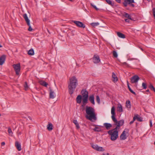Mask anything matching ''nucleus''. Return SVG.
<instances>
[{
    "mask_svg": "<svg viewBox=\"0 0 155 155\" xmlns=\"http://www.w3.org/2000/svg\"><path fill=\"white\" fill-rule=\"evenodd\" d=\"M5 55H3L0 57V65H2L5 62Z\"/></svg>",
    "mask_w": 155,
    "mask_h": 155,
    "instance_id": "nucleus-16",
    "label": "nucleus"
},
{
    "mask_svg": "<svg viewBox=\"0 0 155 155\" xmlns=\"http://www.w3.org/2000/svg\"><path fill=\"white\" fill-rule=\"evenodd\" d=\"M153 16L154 17V18L155 19V8H154L153 9Z\"/></svg>",
    "mask_w": 155,
    "mask_h": 155,
    "instance_id": "nucleus-46",
    "label": "nucleus"
},
{
    "mask_svg": "<svg viewBox=\"0 0 155 155\" xmlns=\"http://www.w3.org/2000/svg\"><path fill=\"white\" fill-rule=\"evenodd\" d=\"M82 96L81 95H78L76 98L77 102L78 104H80L81 101Z\"/></svg>",
    "mask_w": 155,
    "mask_h": 155,
    "instance_id": "nucleus-20",
    "label": "nucleus"
},
{
    "mask_svg": "<svg viewBox=\"0 0 155 155\" xmlns=\"http://www.w3.org/2000/svg\"><path fill=\"white\" fill-rule=\"evenodd\" d=\"M147 1H148L149 2H150V1L151 0H147Z\"/></svg>",
    "mask_w": 155,
    "mask_h": 155,
    "instance_id": "nucleus-56",
    "label": "nucleus"
},
{
    "mask_svg": "<svg viewBox=\"0 0 155 155\" xmlns=\"http://www.w3.org/2000/svg\"><path fill=\"white\" fill-rule=\"evenodd\" d=\"M45 20H46V19H44V21H45Z\"/></svg>",
    "mask_w": 155,
    "mask_h": 155,
    "instance_id": "nucleus-57",
    "label": "nucleus"
},
{
    "mask_svg": "<svg viewBox=\"0 0 155 155\" xmlns=\"http://www.w3.org/2000/svg\"><path fill=\"white\" fill-rule=\"evenodd\" d=\"M134 59H135V60L137 59H136V58H134Z\"/></svg>",
    "mask_w": 155,
    "mask_h": 155,
    "instance_id": "nucleus-58",
    "label": "nucleus"
},
{
    "mask_svg": "<svg viewBox=\"0 0 155 155\" xmlns=\"http://www.w3.org/2000/svg\"><path fill=\"white\" fill-rule=\"evenodd\" d=\"M130 5L132 7H134V4H130Z\"/></svg>",
    "mask_w": 155,
    "mask_h": 155,
    "instance_id": "nucleus-52",
    "label": "nucleus"
},
{
    "mask_svg": "<svg viewBox=\"0 0 155 155\" xmlns=\"http://www.w3.org/2000/svg\"><path fill=\"white\" fill-rule=\"evenodd\" d=\"M15 146L16 147L17 149L18 150V151H20L21 150V144L19 143L16 141L15 142Z\"/></svg>",
    "mask_w": 155,
    "mask_h": 155,
    "instance_id": "nucleus-18",
    "label": "nucleus"
},
{
    "mask_svg": "<svg viewBox=\"0 0 155 155\" xmlns=\"http://www.w3.org/2000/svg\"><path fill=\"white\" fill-rule=\"evenodd\" d=\"M126 107L130 109L131 108V104L130 101H127L126 103Z\"/></svg>",
    "mask_w": 155,
    "mask_h": 155,
    "instance_id": "nucleus-28",
    "label": "nucleus"
},
{
    "mask_svg": "<svg viewBox=\"0 0 155 155\" xmlns=\"http://www.w3.org/2000/svg\"><path fill=\"white\" fill-rule=\"evenodd\" d=\"M118 3H120V0H115Z\"/></svg>",
    "mask_w": 155,
    "mask_h": 155,
    "instance_id": "nucleus-51",
    "label": "nucleus"
},
{
    "mask_svg": "<svg viewBox=\"0 0 155 155\" xmlns=\"http://www.w3.org/2000/svg\"><path fill=\"white\" fill-rule=\"evenodd\" d=\"M129 19H125V21L126 22H129Z\"/></svg>",
    "mask_w": 155,
    "mask_h": 155,
    "instance_id": "nucleus-50",
    "label": "nucleus"
},
{
    "mask_svg": "<svg viewBox=\"0 0 155 155\" xmlns=\"http://www.w3.org/2000/svg\"><path fill=\"white\" fill-rule=\"evenodd\" d=\"M117 106V109L118 111L120 112H122L123 111V109L121 105L120 104H118Z\"/></svg>",
    "mask_w": 155,
    "mask_h": 155,
    "instance_id": "nucleus-25",
    "label": "nucleus"
},
{
    "mask_svg": "<svg viewBox=\"0 0 155 155\" xmlns=\"http://www.w3.org/2000/svg\"><path fill=\"white\" fill-rule=\"evenodd\" d=\"M39 83L41 85L46 87L48 85L46 82L43 81H39Z\"/></svg>",
    "mask_w": 155,
    "mask_h": 155,
    "instance_id": "nucleus-23",
    "label": "nucleus"
},
{
    "mask_svg": "<svg viewBox=\"0 0 155 155\" xmlns=\"http://www.w3.org/2000/svg\"><path fill=\"white\" fill-rule=\"evenodd\" d=\"M89 100L90 102L93 105L95 104L94 97L93 95H90L89 97Z\"/></svg>",
    "mask_w": 155,
    "mask_h": 155,
    "instance_id": "nucleus-14",
    "label": "nucleus"
},
{
    "mask_svg": "<svg viewBox=\"0 0 155 155\" xmlns=\"http://www.w3.org/2000/svg\"><path fill=\"white\" fill-rule=\"evenodd\" d=\"M123 16L125 18H128V19L132 20L130 16L128 13L126 12H124L123 14Z\"/></svg>",
    "mask_w": 155,
    "mask_h": 155,
    "instance_id": "nucleus-22",
    "label": "nucleus"
},
{
    "mask_svg": "<svg viewBox=\"0 0 155 155\" xmlns=\"http://www.w3.org/2000/svg\"><path fill=\"white\" fill-rule=\"evenodd\" d=\"M91 5L97 11L99 10V9L97 8L95 5H93L92 3H91Z\"/></svg>",
    "mask_w": 155,
    "mask_h": 155,
    "instance_id": "nucleus-41",
    "label": "nucleus"
},
{
    "mask_svg": "<svg viewBox=\"0 0 155 155\" xmlns=\"http://www.w3.org/2000/svg\"><path fill=\"white\" fill-rule=\"evenodd\" d=\"M13 67L16 72V74L17 75H18L19 72L20 70V63L13 64Z\"/></svg>",
    "mask_w": 155,
    "mask_h": 155,
    "instance_id": "nucleus-4",
    "label": "nucleus"
},
{
    "mask_svg": "<svg viewBox=\"0 0 155 155\" xmlns=\"http://www.w3.org/2000/svg\"><path fill=\"white\" fill-rule=\"evenodd\" d=\"M106 2L109 5H114V3H112V2L110 0H105Z\"/></svg>",
    "mask_w": 155,
    "mask_h": 155,
    "instance_id": "nucleus-34",
    "label": "nucleus"
},
{
    "mask_svg": "<svg viewBox=\"0 0 155 155\" xmlns=\"http://www.w3.org/2000/svg\"><path fill=\"white\" fill-rule=\"evenodd\" d=\"M103 155H109V154L108 153H106V154H103Z\"/></svg>",
    "mask_w": 155,
    "mask_h": 155,
    "instance_id": "nucleus-54",
    "label": "nucleus"
},
{
    "mask_svg": "<svg viewBox=\"0 0 155 155\" xmlns=\"http://www.w3.org/2000/svg\"><path fill=\"white\" fill-rule=\"evenodd\" d=\"M23 17L25 19L27 25H29L30 20L28 19V17L26 14H25L23 15Z\"/></svg>",
    "mask_w": 155,
    "mask_h": 155,
    "instance_id": "nucleus-15",
    "label": "nucleus"
},
{
    "mask_svg": "<svg viewBox=\"0 0 155 155\" xmlns=\"http://www.w3.org/2000/svg\"><path fill=\"white\" fill-rule=\"evenodd\" d=\"M96 101H97V103L98 104H99L100 102V98L99 96L98 95L96 96Z\"/></svg>",
    "mask_w": 155,
    "mask_h": 155,
    "instance_id": "nucleus-36",
    "label": "nucleus"
},
{
    "mask_svg": "<svg viewBox=\"0 0 155 155\" xmlns=\"http://www.w3.org/2000/svg\"><path fill=\"white\" fill-rule=\"evenodd\" d=\"M104 126L105 127L107 130H109L112 127V125L108 123H104Z\"/></svg>",
    "mask_w": 155,
    "mask_h": 155,
    "instance_id": "nucleus-17",
    "label": "nucleus"
},
{
    "mask_svg": "<svg viewBox=\"0 0 155 155\" xmlns=\"http://www.w3.org/2000/svg\"><path fill=\"white\" fill-rule=\"evenodd\" d=\"M127 87H128L129 89V90H130V89H131V88H130V87L129 85V82L128 81H127Z\"/></svg>",
    "mask_w": 155,
    "mask_h": 155,
    "instance_id": "nucleus-48",
    "label": "nucleus"
},
{
    "mask_svg": "<svg viewBox=\"0 0 155 155\" xmlns=\"http://www.w3.org/2000/svg\"><path fill=\"white\" fill-rule=\"evenodd\" d=\"M134 117H136V119L139 121H142V118L140 117H139L138 115H135Z\"/></svg>",
    "mask_w": 155,
    "mask_h": 155,
    "instance_id": "nucleus-31",
    "label": "nucleus"
},
{
    "mask_svg": "<svg viewBox=\"0 0 155 155\" xmlns=\"http://www.w3.org/2000/svg\"><path fill=\"white\" fill-rule=\"evenodd\" d=\"M88 97H82V100L83 104L82 105V107H84L87 103Z\"/></svg>",
    "mask_w": 155,
    "mask_h": 155,
    "instance_id": "nucleus-13",
    "label": "nucleus"
},
{
    "mask_svg": "<svg viewBox=\"0 0 155 155\" xmlns=\"http://www.w3.org/2000/svg\"><path fill=\"white\" fill-rule=\"evenodd\" d=\"M146 91L147 92H150V91H149V89H147V90H146Z\"/></svg>",
    "mask_w": 155,
    "mask_h": 155,
    "instance_id": "nucleus-55",
    "label": "nucleus"
},
{
    "mask_svg": "<svg viewBox=\"0 0 155 155\" xmlns=\"http://www.w3.org/2000/svg\"><path fill=\"white\" fill-rule=\"evenodd\" d=\"M142 86L144 89H146L147 88V85L145 83H143L142 84Z\"/></svg>",
    "mask_w": 155,
    "mask_h": 155,
    "instance_id": "nucleus-39",
    "label": "nucleus"
},
{
    "mask_svg": "<svg viewBox=\"0 0 155 155\" xmlns=\"http://www.w3.org/2000/svg\"><path fill=\"white\" fill-rule=\"evenodd\" d=\"M136 119V117H134L133 118V120L130 121V124H132V123H133V122H134V121Z\"/></svg>",
    "mask_w": 155,
    "mask_h": 155,
    "instance_id": "nucleus-43",
    "label": "nucleus"
},
{
    "mask_svg": "<svg viewBox=\"0 0 155 155\" xmlns=\"http://www.w3.org/2000/svg\"><path fill=\"white\" fill-rule=\"evenodd\" d=\"M126 1H127L128 2L129 4H130V3H134V0H125Z\"/></svg>",
    "mask_w": 155,
    "mask_h": 155,
    "instance_id": "nucleus-40",
    "label": "nucleus"
},
{
    "mask_svg": "<svg viewBox=\"0 0 155 155\" xmlns=\"http://www.w3.org/2000/svg\"><path fill=\"white\" fill-rule=\"evenodd\" d=\"M81 94L82 97H88V92L85 89H83L81 91Z\"/></svg>",
    "mask_w": 155,
    "mask_h": 155,
    "instance_id": "nucleus-11",
    "label": "nucleus"
},
{
    "mask_svg": "<svg viewBox=\"0 0 155 155\" xmlns=\"http://www.w3.org/2000/svg\"><path fill=\"white\" fill-rule=\"evenodd\" d=\"M73 22L76 25L79 27H81L83 28H85V25L82 22L78 21H73Z\"/></svg>",
    "mask_w": 155,
    "mask_h": 155,
    "instance_id": "nucleus-9",
    "label": "nucleus"
},
{
    "mask_svg": "<svg viewBox=\"0 0 155 155\" xmlns=\"http://www.w3.org/2000/svg\"><path fill=\"white\" fill-rule=\"evenodd\" d=\"M117 127L114 129L109 130L108 134L110 136V139L112 141L116 140L118 137V131L117 130Z\"/></svg>",
    "mask_w": 155,
    "mask_h": 155,
    "instance_id": "nucleus-3",
    "label": "nucleus"
},
{
    "mask_svg": "<svg viewBox=\"0 0 155 155\" xmlns=\"http://www.w3.org/2000/svg\"><path fill=\"white\" fill-rule=\"evenodd\" d=\"M28 54L29 55H34V51L33 49H31L30 50H29L28 52Z\"/></svg>",
    "mask_w": 155,
    "mask_h": 155,
    "instance_id": "nucleus-27",
    "label": "nucleus"
},
{
    "mask_svg": "<svg viewBox=\"0 0 155 155\" xmlns=\"http://www.w3.org/2000/svg\"><path fill=\"white\" fill-rule=\"evenodd\" d=\"M91 25L94 27H95L96 26H97L99 25V23L98 22H95V23H91Z\"/></svg>",
    "mask_w": 155,
    "mask_h": 155,
    "instance_id": "nucleus-35",
    "label": "nucleus"
},
{
    "mask_svg": "<svg viewBox=\"0 0 155 155\" xmlns=\"http://www.w3.org/2000/svg\"><path fill=\"white\" fill-rule=\"evenodd\" d=\"M122 64L123 65L126 66L127 67H129L130 66L129 64L126 62L123 63Z\"/></svg>",
    "mask_w": 155,
    "mask_h": 155,
    "instance_id": "nucleus-42",
    "label": "nucleus"
},
{
    "mask_svg": "<svg viewBox=\"0 0 155 155\" xmlns=\"http://www.w3.org/2000/svg\"><path fill=\"white\" fill-rule=\"evenodd\" d=\"M70 1H72V0H69Z\"/></svg>",
    "mask_w": 155,
    "mask_h": 155,
    "instance_id": "nucleus-60",
    "label": "nucleus"
},
{
    "mask_svg": "<svg viewBox=\"0 0 155 155\" xmlns=\"http://www.w3.org/2000/svg\"><path fill=\"white\" fill-rule=\"evenodd\" d=\"M78 81L77 79L74 76L70 78L68 88L70 94H72L73 93L78 84Z\"/></svg>",
    "mask_w": 155,
    "mask_h": 155,
    "instance_id": "nucleus-2",
    "label": "nucleus"
},
{
    "mask_svg": "<svg viewBox=\"0 0 155 155\" xmlns=\"http://www.w3.org/2000/svg\"><path fill=\"white\" fill-rule=\"evenodd\" d=\"M150 127H152V120H150Z\"/></svg>",
    "mask_w": 155,
    "mask_h": 155,
    "instance_id": "nucleus-49",
    "label": "nucleus"
},
{
    "mask_svg": "<svg viewBox=\"0 0 155 155\" xmlns=\"http://www.w3.org/2000/svg\"><path fill=\"white\" fill-rule=\"evenodd\" d=\"M139 79V78L137 75H134L130 79V82L132 83H137Z\"/></svg>",
    "mask_w": 155,
    "mask_h": 155,
    "instance_id": "nucleus-6",
    "label": "nucleus"
},
{
    "mask_svg": "<svg viewBox=\"0 0 155 155\" xmlns=\"http://www.w3.org/2000/svg\"><path fill=\"white\" fill-rule=\"evenodd\" d=\"M85 111L86 118L91 121L94 122L97 120V118L95 113L94 109L91 107L86 106Z\"/></svg>",
    "mask_w": 155,
    "mask_h": 155,
    "instance_id": "nucleus-1",
    "label": "nucleus"
},
{
    "mask_svg": "<svg viewBox=\"0 0 155 155\" xmlns=\"http://www.w3.org/2000/svg\"><path fill=\"white\" fill-rule=\"evenodd\" d=\"M92 147L93 149L98 151H104V150L102 147H99L97 145H93L92 146Z\"/></svg>",
    "mask_w": 155,
    "mask_h": 155,
    "instance_id": "nucleus-10",
    "label": "nucleus"
},
{
    "mask_svg": "<svg viewBox=\"0 0 155 155\" xmlns=\"http://www.w3.org/2000/svg\"><path fill=\"white\" fill-rule=\"evenodd\" d=\"M113 56L115 58H117V53L115 51H113Z\"/></svg>",
    "mask_w": 155,
    "mask_h": 155,
    "instance_id": "nucleus-38",
    "label": "nucleus"
},
{
    "mask_svg": "<svg viewBox=\"0 0 155 155\" xmlns=\"http://www.w3.org/2000/svg\"><path fill=\"white\" fill-rule=\"evenodd\" d=\"M141 50H142V51L143 50V49H142V48H141Z\"/></svg>",
    "mask_w": 155,
    "mask_h": 155,
    "instance_id": "nucleus-59",
    "label": "nucleus"
},
{
    "mask_svg": "<svg viewBox=\"0 0 155 155\" xmlns=\"http://www.w3.org/2000/svg\"><path fill=\"white\" fill-rule=\"evenodd\" d=\"M1 144L3 146L5 144V143L4 142H2V143Z\"/></svg>",
    "mask_w": 155,
    "mask_h": 155,
    "instance_id": "nucleus-53",
    "label": "nucleus"
},
{
    "mask_svg": "<svg viewBox=\"0 0 155 155\" xmlns=\"http://www.w3.org/2000/svg\"><path fill=\"white\" fill-rule=\"evenodd\" d=\"M93 62L96 64L99 63L100 61L99 57L98 55L96 56L94 55L93 58Z\"/></svg>",
    "mask_w": 155,
    "mask_h": 155,
    "instance_id": "nucleus-12",
    "label": "nucleus"
},
{
    "mask_svg": "<svg viewBox=\"0 0 155 155\" xmlns=\"http://www.w3.org/2000/svg\"><path fill=\"white\" fill-rule=\"evenodd\" d=\"M94 125L95 126V127L93 129L94 131L97 132H101L102 131L101 129L99 126H98L95 125Z\"/></svg>",
    "mask_w": 155,
    "mask_h": 155,
    "instance_id": "nucleus-19",
    "label": "nucleus"
},
{
    "mask_svg": "<svg viewBox=\"0 0 155 155\" xmlns=\"http://www.w3.org/2000/svg\"><path fill=\"white\" fill-rule=\"evenodd\" d=\"M73 122L76 125V127L78 129L80 128V126H79V124L76 120H74L73 121Z\"/></svg>",
    "mask_w": 155,
    "mask_h": 155,
    "instance_id": "nucleus-30",
    "label": "nucleus"
},
{
    "mask_svg": "<svg viewBox=\"0 0 155 155\" xmlns=\"http://www.w3.org/2000/svg\"><path fill=\"white\" fill-rule=\"evenodd\" d=\"M53 125L51 123L49 124L47 126V129L49 131H51L53 129Z\"/></svg>",
    "mask_w": 155,
    "mask_h": 155,
    "instance_id": "nucleus-29",
    "label": "nucleus"
},
{
    "mask_svg": "<svg viewBox=\"0 0 155 155\" xmlns=\"http://www.w3.org/2000/svg\"><path fill=\"white\" fill-rule=\"evenodd\" d=\"M149 88L151 90L155 92V88L152 84H150L149 86Z\"/></svg>",
    "mask_w": 155,
    "mask_h": 155,
    "instance_id": "nucleus-33",
    "label": "nucleus"
},
{
    "mask_svg": "<svg viewBox=\"0 0 155 155\" xmlns=\"http://www.w3.org/2000/svg\"><path fill=\"white\" fill-rule=\"evenodd\" d=\"M116 121H113L115 125L117 126L116 127H117V129H118V127H120L123 125L124 123V120H120L118 121L117 119L116 118Z\"/></svg>",
    "mask_w": 155,
    "mask_h": 155,
    "instance_id": "nucleus-7",
    "label": "nucleus"
},
{
    "mask_svg": "<svg viewBox=\"0 0 155 155\" xmlns=\"http://www.w3.org/2000/svg\"><path fill=\"white\" fill-rule=\"evenodd\" d=\"M129 131V130L127 129H125V130L123 132L122 134L120 136V139L121 140H125L127 138L126 136V132L127 133Z\"/></svg>",
    "mask_w": 155,
    "mask_h": 155,
    "instance_id": "nucleus-5",
    "label": "nucleus"
},
{
    "mask_svg": "<svg viewBox=\"0 0 155 155\" xmlns=\"http://www.w3.org/2000/svg\"><path fill=\"white\" fill-rule=\"evenodd\" d=\"M29 26V28L28 29V30L29 31H31L32 30V29L30 25V23H29V25H28Z\"/></svg>",
    "mask_w": 155,
    "mask_h": 155,
    "instance_id": "nucleus-45",
    "label": "nucleus"
},
{
    "mask_svg": "<svg viewBox=\"0 0 155 155\" xmlns=\"http://www.w3.org/2000/svg\"><path fill=\"white\" fill-rule=\"evenodd\" d=\"M129 91L132 93L133 94L135 95H136V93L134 92L131 89H130Z\"/></svg>",
    "mask_w": 155,
    "mask_h": 155,
    "instance_id": "nucleus-47",
    "label": "nucleus"
},
{
    "mask_svg": "<svg viewBox=\"0 0 155 155\" xmlns=\"http://www.w3.org/2000/svg\"><path fill=\"white\" fill-rule=\"evenodd\" d=\"M112 77L113 78V81L114 82H115L117 81L118 79L117 77L114 73H113Z\"/></svg>",
    "mask_w": 155,
    "mask_h": 155,
    "instance_id": "nucleus-24",
    "label": "nucleus"
},
{
    "mask_svg": "<svg viewBox=\"0 0 155 155\" xmlns=\"http://www.w3.org/2000/svg\"><path fill=\"white\" fill-rule=\"evenodd\" d=\"M117 34L118 36L120 38H125V35L120 32H117Z\"/></svg>",
    "mask_w": 155,
    "mask_h": 155,
    "instance_id": "nucleus-26",
    "label": "nucleus"
},
{
    "mask_svg": "<svg viewBox=\"0 0 155 155\" xmlns=\"http://www.w3.org/2000/svg\"><path fill=\"white\" fill-rule=\"evenodd\" d=\"M50 97L51 98L53 99L54 98L55 96L54 95V91H53L51 89L50 90Z\"/></svg>",
    "mask_w": 155,
    "mask_h": 155,
    "instance_id": "nucleus-21",
    "label": "nucleus"
},
{
    "mask_svg": "<svg viewBox=\"0 0 155 155\" xmlns=\"http://www.w3.org/2000/svg\"><path fill=\"white\" fill-rule=\"evenodd\" d=\"M8 132L10 136H12L13 134V133L12 131V129L10 127L8 128Z\"/></svg>",
    "mask_w": 155,
    "mask_h": 155,
    "instance_id": "nucleus-32",
    "label": "nucleus"
},
{
    "mask_svg": "<svg viewBox=\"0 0 155 155\" xmlns=\"http://www.w3.org/2000/svg\"><path fill=\"white\" fill-rule=\"evenodd\" d=\"M111 114L112 116L111 118L113 121H116V118L115 117V107L114 106L112 107L111 109Z\"/></svg>",
    "mask_w": 155,
    "mask_h": 155,
    "instance_id": "nucleus-8",
    "label": "nucleus"
},
{
    "mask_svg": "<svg viewBox=\"0 0 155 155\" xmlns=\"http://www.w3.org/2000/svg\"><path fill=\"white\" fill-rule=\"evenodd\" d=\"M24 87L25 90H27L28 89V87L26 82H25V84H24Z\"/></svg>",
    "mask_w": 155,
    "mask_h": 155,
    "instance_id": "nucleus-37",
    "label": "nucleus"
},
{
    "mask_svg": "<svg viewBox=\"0 0 155 155\" xmlns=\"http://www.w3.org/2000/svg\"><path fill=\"white\" fill-rule=\"evenodd\" d=\"M127 2H127V1H126L125 0V1H124V2L123 3V5H124V6L125 7H127Z\"/></svg>",
    "mask_w": 155,
    "mask_h": 155,
    "instance_id": "nucleus-44",
    "label": "nucleus"
}]
</instances>
